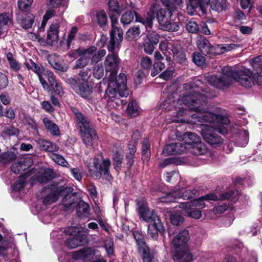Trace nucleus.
Masks as SVG:
<instances>
[{"label":"nucleus","mask_w":262,"mask_h":262,"mask_svg":"<svg viewBox=\"0 0 262 262\" xmlns=\"http://www.w3.org/2000/svg\"><path fill=\"white\" fill-rule=\"evenodd\" d=\"M74 196L71 195H66L63 200V205L66 207H69L74 203Z\"/></svg>","instance_id":"64"},{"label":"nucleus","mask_w":262,"mask_h":262,"mask_svg":"<svg viewBox=\"0 0 262 262\" xmlns=\"http://www.w3.org/2000/svg\"><path fill=\"white\" fill-rule=\"evenodd\" d=\"M96 18L97 23L101 27L105 26L107 23V16L103 10L98 11L96 14Z\"/></svg>","instance_id":"38"},{"label":"nucleus","mask_w":262,"mask_h":262,"mask_svg":"<svg viewBox=\"0 0 262 262\" xmlns=\"http://www.w3.org/2000/svg\"><path fill=\"white\" fill-rule=\"evenodd\" d=\"M48 60L50 65L55 69L62 72L67 71L68 68L61 64L60 57L56 54H50L48 57Z\"/></svg>","instance_id":"24"},{"label":"nucleus","mask_w":262,"mask_h":262,"mask_svg":"<svg viewBox=\"0 0 262 262\" xmlns=\"http://www.w3.org/2000/svg\"><path fill=\"white\" fill-rule=\"evenodd\" d=\"M191 116L194 121L200 122L213 123L214 126L204 125L201 135L204 140L212 145L221 144L223 139L216 132L222 134L227 133L228 130L226 127L222 126L221 124L227 125L230 123L229 119L224 116L223 112L220 108H216L213 112H207L205 108V111L198 113Z\"/></svg>","instance_id":"3"},{"label":"nucleus","mask_w":262,"mask_h":262,"mask_svg":"<svg viewBox=\"0 0 262 262\" xmlns=\"http://www.w3.org/2000/svg\"><path fill=\"white\" fill-rule=\"evenodd\" d=\"M17 19L21 26L25 29L31 28L34 21V16L32 14H28L24 17H20V15L18 14Z\"/></svg>","instance_id":"27"},{"label":"nucleus","mask_w":262,"mask_h":262,"mask_svg":"<svg viewBox=\"0 0 262 262\" xmlns=\"http://www.w3.org/2000/svg\"><path fill=\"white\" fill-rule=\"evenodd\" d=\"M206 79L210 85L214 87L222 89L230 85L235 80L242 86L249 88L254 85V76L249 69L240 70L233 71L229 67H225L222 69V75L207 76Z\"/></svg>","instance_id":"5"},{"label":"nucleus","mask_w":262,"mask_h":262,"mask_svg":"<svg viewBox=\"0 0 262 262\" xmlns=\"http://www.w3.org/2000/svg\"><path fill=\"white\" fill-rule=\"evenodd\" d=\"M66 188L64 186L52 185L43 190V193L46 195L43 199V203L45 205H49L57 201L60 195L64 194Z\"/></svg>","instance_id":"10"},{"label":"nucleus","mask_w":262,"mask_h":262,"mask_svg":"<svg viewBox=\"0 0 262 262\" xmlns=\"http://www.w3.org/2000/svg\"><path fill=\"white\" fill-rule=\"evenodd\" d=\"M176 143H171L166 145L163 150V154L164 156H168L170 155H176Z\"/></svg>","instance_id":"52"},{"label":"nucleus","mask_w":262,"mask_h":262,"mask_svg":"<svg viewBox=\"0 0 262 262\" xmlns=\"http://www.w3.org/2000/svg\"><path fill=\"white\" fill-rule=\"evenodd\" d=\"M127 112L131 117H136L139 114V106L136 101L132 100L130 101L127 106Z\"/></svg>","instance_id":"36"},{"label":"nucleus","mask_w":262,"mask_h":262,"mask_svg":"<svg viewBox=\"0 0 262 262\" xmlns=\"http://www.w3.org/2000/svg\"><path fill=\"white\" fill-rule=\"evenodd\" d=\"M54 171L51 168H41L35 176L39 183H45L51 180L54 177Z\"/></svg>","instance_id":"20"},{"label":"nucleus","mask_w":262,"mask_h":262,"mask_svg":"<svg viewBox=\"0 0 262 262\" xmlns=\"http://www.w3.org/2000/svg\"><path fill=\"white\" fill-rule=\"evenodd\" d=\"M140 34V29L138 26L129 28L126 33V38L128 40L136 39Z\"/></svg>","instance_id":"37"},{"label":"nucleus","mask_w":262,"mask_h":262,"mask_svg":"<svg viewBox=\"0 0 262 262\" xmlns=\"http://www.w3.org/2000/svg\"><path fill=\"white\" fill-rule=\"evenodd\" d=\"M193 145L191 149H189L191 153L195 155H204L207 152V148L206 145L201 140Z\"/></svg>","instance_id":"32"},{"label":"nucleus","mask_w":262,"mask_h":262,"mask_svg":"<svg viewBox=\"0 0 262 262\" xmlns=\"http://www.w3.org/2000/svg\"><path fill=\"white\" fill-rule=\"evenodd\" d=\"M111 163L109 159H104L101 155L96 158L94 161V166L96 169L103 172L105 179L107 181H110L112 179L109 171Z\"/></svg>","instance_id":"11"},{"label":"nucleus","mask_w":262,"mask_h":262,"mask_svg":"<svg viewBox=\"0 0 262 262\" xmlns=\"http://www.w3.org/2000/svg\"><path fill=\"white\" fill-rule=\"evenodd\" d=\"M231 131L234 135L235 144L240 147L245 146L248 142V132L235 125L232 128Z\"/></svg>","instance_id":"12"},{"label":"nucleus","mask_w":262,"mask_h":262,"mask_svg":"<svg viewBox=\"0 0 262 262\" xmlns=\"http://www.w3.org/2000/svg\"><path fill=\"white\" fill-rule=\"evenodd\" d=\"M196 45L198 49L202 53L209 56L214 55V47L212 46L209 41L203 36L198 37Z\"/></svg>","instance_id":"14"},{"label":"nucleus","mask_w":262,"mask_h":262,"mask_svg":"<svg viewBox=\"0 0 262 262\" xmlns=\"http://www.w3.org/2000/svg\"><path fill=\"white\" fill-rule=\"evenodd\" d=\"M143 255L142 258L144 262H151V260L154 257V253L152 252H150L149 249L147 250L142 251Z\"/></svg>","instance_id":"62"},{"label":"nucleus","mask_w":262,"mask_h":262,"mask_svg":"<svg viewBox=\"0 0 262 262\" xmlns=\"http://www.w3.org/2000/svg\"><path fill=\"white\" fill-rule=\"evenodd\" d=\"M78 88H74L75 92L83 98H88L92 93V89L87 83H79Z\"/></svg>","instance_id":"26"},{"label":"nucleus","mask_w":262,"mask_h":262,"mask_svg":"<svg viewBox=\"0 0 262 262\" xmlns=\"http://www.w3.org/2000/svg\"><path fill=\"white\" fill-rule=\"evenodd\" d=\"M40 148L43 150L48 152L57 151L59 149L58 146L49 141L41 140L39 142Z\"/></svg>","instance_id":"33"},{"label":"nucleus","mask_w":262,"mask_h":262,"mask_svg":"<svg viewBox=\"0 0 262 262\" xmlns=\"http://www.w3.org/2000/svg\"><path fill=\"white\" fill-rule=\"evenodd\" d=\"M210 3L211 8L215 11L220 12L225 10L227 8V0H189L187 7L188 13L193 15L196 8H199L203 12L206 6Z\"/></svg>","instance_id":"9"},{"label":"nucleus","mask_w":262,"mask_h":262,"mask_svg":"<svg viewBox=\"0 0 262 262\" xmlns=\"http://www.w3.org/2000/svg\"><path fill=\"white\" fill-rule=\"evenodd\" d=\"M193 62L198 66H203L205 63V58L199 52H194L192 56Z\"/></svg>","instance_id":"42"},{"label":"nucleus","mask_w":262,"mask_h":262,"mask_svg":"<svg viewBox=\"0 0 262 262\" xmlns=\"http://www.w3.org/2000/svg\"><path fill=\"white\" fill-rule=\"evenodd\" d=\"M33 165V161L30 157L22 159L14 163L11 167V171L15 174L21 173Z\"/></svg>","instance_id":"15"},{"label":"nucleus","mask_w":262,"mask_h":262,"mask_svg":"<svg viewBox=\"0 0 262 262\" xmlns=\"http://www.w3.org/2000/svg\"><path fill=\"white\" fill-rule=\"evenodd\" d=\"M80 130L84 144L87 146H92L94 141L97 139L95 131L90 126Z\"/></svg>","instance_id":"18"},{"label":"nucleus","mask_w":262,"mask_h":262,"mask_svg":"<svg viewBox=\"0 0 262 262\" xmlns=\"http://www.w3.org/2000/svg\"><path fill=\"white\" fill-rule=\"evenodd\" d=\"M120 42H116L115 48L112 51H110L107 48L108 51L112 53L107 56L104 61L105 71L106 73H110L109 82L107 88L105 90L104 98L107 101L111 102V105L113 106H114V103L117 105L123 104L122 100L117 98V96L123 97L127 96L129 94L126 85V75L124 74H120L118 77H116L119 58L118 55L114 53V51Z\"/></svg>","instance_id":"1"},{"label":"nucleus","mask_w":262,"mask_h":262,"mask_svg":"<svg viewBox=\"0 0 262 262\" xmlns=\"http://www.w3.org/2000/svg\"><path fill=\"white\" fill-rule=\"evenodd\" d=\"M177 154H182L186 152L189 150L188 147L184 143L178 142L176 143L175 148Z\"/></svg>","instance_id":"55"},{"label":"nucleus","mask_w":262,"mask_h":262,"mask_svg":"<svg viewBox=\"0 0 262 262\" xmlns=\"http://www.w3.org/2000/svg\"><path fill=\"white\" fill-rule=\"evenodd\" d=\"M25 178L23 176H21L14 184L13 189L15 191H19L25 187Z\"/></svg>","instance_id":"58"},{"label":"nucleus","mask_w":262,"mask_h":262,"mask_svg":"<svg viewBox=\"0 0 262 262\" xmlns=\"http://www.w3.org/2000/svg\"><path fill=\"white\" fill-rule=\"evenodd\" d=\"M59 25L57 23L52 24L48 32L47 41L49 45L55 44L58 39Z\"/></svg>","instance_id":"22"},{"label":"nucleus","mask_w":262,"mask_h":262,"mask_svg":"<svg viewBox=\"0 0 262 262\" xmlns=\"http://www.w3.org/2000/svg\"><path fill=\"white\" fill-rule=\"evenodd\" d=\"M151 29L146 31L148 32L146 37L149 40V42H151L152 43L157 44L159 41V35L157 34L155 31L150 32Z\"/></svg>","instance_id":"48"},{"label":"nucleus","mask_w":262,"mask_h":262,"mask_svg":"<svg viewBox=\"0 0 262 262\" xmlns=\"http://www.w3.org/2000/svg\"><path fill=\"white\" fill-rule=\"evenodd\" d=\"M174 258L179 262H191L192 255L189 251L185 249L182 251H178L174 255Z\"/></svg>","instance_id":"30"},{"label":"nucleus","mask_w":262,"mask_h":262,"mask_svg":"<svg viewBox=\"0 0 262 262\" xmlns=\"http://www.w3.org/2000/svg\"><path fill=\"white\" fill-rule=\"evenodd\" d=\"M89 250L86 249H83L74 252L73 258L75 259L84 260L88 256Z\"/></svg>","instance_id":"46"},{"label":"nucleus","mask_w":262,"mask_h":262,"mask_svg":"<svg viewBox=\"0 0 262 262\" xmlns=\"http://www.w3.org/2000/svg\"><path fill=\"white\" fill-rule=\"evenodd\" d=\"M170 219L171 223L174 225H180L184 221L183 217L177 212L172 213Z\"/></svg>","instance_id":"51"},{"label":"nucleus","mask_w":262,"mask_h":262,"mask_svg":"<svg viewBox=\"0 0 262 262\" xmlns=\"http://www.w3.org/2000/svg\"><path fill=\"white\" fill-rule=\"evenodd\" d=\"M227 206L225 203H220L213 209L214 214H221L227 209Z\"/></svg>","instance_id":"60"},{"label":"nucleus","mask_w":262,"mask_h":262,"mask_svg":"<svg viewBox=\"0 0 262 262\" xmlns=\"http://www.w3.org/2000/svg\"><path fill=\"white\" fill-rule=\"evenodd\" d=\"M80 58L76 62L75 66L78 68L85 67L90 62L97 63L100 61L106 54V51L101 49L97 51L95 46H91L87 49H78L76 50Z\"/></svg>","instance_id":"8"},{"label":"nucleus","mask_w":262,"mask_h":262,"mask_svg":"<svg viewBox=\"0 0 262 262\" xmlns=\"http://www.w3.org/2000/svg\"><path fill=\"white\" fill-rule=\"evenodd\" d=\"M108 14L112 21L111 40L108 46L110 51H113L116 42H121L123 39V31L120 27L117 26L118 17L121 13L117 0H109L108 2Z\"/></svg>","instance_id":"7"},{"label":"nucleus","mask_w":262,"mask_h":262,"mask_svg":"<svg viewBox=\"0 0 262 262\" xmlns=\"http://www.w3.org/2000/svg\"><path fill=\"white\" fill-rule=\"evenodd\" d=\"M189 239V233L187 230L181 231L173 238L172 244L176 248L185 246Z\"/></svg>","instance_id":"21"},{"label":"nucleus","mask_w":262,"mask_h":262,"mask_svg":"<svg viewBox=\"0 0 262 262\" xmlns=\"http://www.w3.org/2000/svg\"><path fill=\"white\" fill-rule=\"evenodd\" d=\"M34 66L33 69H32L37 75L39 81L45 90H50V86L47 83L46 81L42 77V73L45 74L46 71L44 70L42 66H38L36 63H32ZM48 70H47V71Z\"/></svg>","instance_id":"28"},{"label":"nucleus","mask_w":262,"mask_h":262,"mask_svg":"<svg viewBox=\"0 0 262 262\" xmlns=\"http://www.w3.org/2000/svg\"><path fill=\"white\" fill-rule=\"evenodd\" d=\"M3 133L9 136H17L18 135V130L13 126H9L5 128Z\"/></svg>","instance_id":"56"},{"label":"nucleus","mask_w":262,"mask_h":262,"mask_svg":"<svg viewBox=\"0 0 262 262\" xmlns=\"http://www.w3.org/2000/svg\"><path fill=\"white\" fill-rule=\"evenodd\" d=\"M82 169L81 168H73L70 169L72 176L77 181H80L82 178Z\"/></svg>","instance_id":"54"},{"label":"nucleus","mask_w":262,"mask_h":262,"mask_svg":"<svg viewBox=\"0 0 262 262\" xmlns=\"http://www.w3.org/2000/svg\"><path fill=\"white\" fill-rule=\"evenodd\" d=\"M90 78V71L88 70L81 71L79 74V83H87Z\"/></svg>","instance_id":"57"},{"label":"nucleus","mask_w":262,"mask_h":262,"mask_svg":"<svg viewBox=\"0 0 262 262\" xmlns=\"http://www.w3.org/2000/svg\"><path fill=\"white\" fill-rule=\"evenodd\" d=\"M93 74L97 79L101 78L104 74L103 67L101 63L97 64L94 69Z\"/></svg>","instance_id":"53"},{"label":"nucleus","mask_w":262,"mask_h":262,"mask_svg":"<svg viewBox=\"0 0 262 262\" xmlns=\"http://www.w3.org/2000/svg\"><path fill=\"white\" fill-rule=\"evenodd\" d=\"M152 63L151 60L148 57H144L141 59V66L144 69H149L151 67Z\"/></svg>","instance_id":"59"},{"label":"nucleus","mask_w":262,"mask_h":262,"mask_svg":"<svg viewBox=\"0 0 262 262\" xmlns=\"http://www.w3.org/2000/svg\"><path fill=\"white\" fill-rule=\"evenodd\" d=\"M149 147L150 145L148 140H144L142 146V159L144 160H147L150 156Z\"/></svg>","instance_id":"44"},{"label":"nucleus","mask_w":262,"mask_h":262,"mask_svg":"<svg viewBox=\"0 0 262 262\" xmlns=\"http://www.w3.org/2000/svg\"><path fill=\"white\" fill-rule=\"evenodd\" d=\"M33 0H18V7L23 12L28 11L31 8Z\"/></svg>","instance_id":"43"},{"label":"nucleus","mask_w":262,"mask_h":262,"mask_svg":"<svg viewBox=\"0 0 262 262\" xmlns=\"http://www.w3.org/2000/svg\"><path fill=\"white\" fill-rule=\"evenodd\" d=\"M77 209L78 216H86L89 213V206L83 202H79Z\"/></svg>","instance_id":"41"},{"label":"nucleus","mask_w":262,"mask_h":262,"mask_svg":"<svg viewBox=\"0 0 262 262\" xmlns=\"http://www.w3.org/2000/svg\"><path fill=\"white\" fill-rule=\"evenodd\" d=\"M164 231V227L160 219H156L155 222L150 223L148 228V235L154 239L158 237V232H162Z\"/></svg>","instance_id":"16"},{"label":"nucleus","mask_w":262,"mask_h":262,"mask_svg":"<svg viewBox=\"0 0 262 262\" xmlns=\"http://www.w3.org/2000/svg\"><path fill=\"white\" fill-rule=\"evenodd\" d=\"M104 248L107 254L110 255H113L114 252V242L111 238H106L104 242Z\"/></svg>","instance_id":"47"},{"label":"nucleus","mask_w":262,"mask_h":262,"mask_svg":"<svg viewBox=\"0 0 262 262\" xmlns=\"http://www.w3.org/2000/svg\"><path fill=\"white\" fill-rule=\"evenodd\" d=\"M138 212L140 216L144 221L146 222H150V223L155 222L156 219H159L157 215L153 211L150 210L148 206L144 204L140 205L138 203Z\"/></svg>","instance_id":"13"},{"label":"nucleus","mask_w":262,"mask_h":262,"mask_svg":"<svg viewBox=\"0 0 262 262\" xmlns=\"http://www.w3.org/2000/svg\"><path fill=\"white\" fill-rule=\"evenodd\" d=\"M239 47V46L234 43L217 45L214 46V55L226 53Z\"/></svg>","instance_id":"25"},{"label":"nucleus","mask_w":262,"mask_h":262,"mask_svg":"<svg viewBox=\"0 0 262 262\" xmlns=\"http://www.w3.org/2000/svg\"><path fill=\"white\" fill-rule=\"evenodd\" d=\"M123 157V155L118 152L114 154L113 156V161L115 169L118 170L120 169L122 163Z\"/></svg>","instance_id":"50"},{"label":"nucleus","mask_w":262,"mask_h":262,"mask_svg":"<svg viewBox=\"0 0 262 262\" xmlns=\"http://www.w3.org/2000/svg\"><path fill=\"white\" fill-rule=\"evenodd\" d=\"M174 11L162 8L159 9L157 5L153 4L150 6L149 12L142 16L136 15V19L137 21L142 24L146 30L148 31L152 28L153 20L156 13L157 19L161 29L169 32H177L180 29L179 24L170 20L172 12Z\"/></svg>","instance_id":"6"},{"label":"nucleus","mask_w":262,"mask_h":262,"mask_svg":"<svg viewBox=\"0 0 262 262\" xmlns=\"http://www.w3.org/2000/svg\"><path fill=\"white\" fill-rule=\"evenodd\" d=\"M77 28L76 27H73L68 35V37L67 39V46L69 47L73 40V39L75 38L76 35L77 33Z\"/></svg>","instance_id":"61"},{"label":"nucleus","mask_w":262,"mask_h":262,"mask_svg":"<svg viewBox=\"0 0 262 262\" xmlns=\"http://www.w3.org/2000/svg\"><path fill=\"white\" fill-rule=\"evenodd\" d=\"M45 75L56 94L60 97L62 96L64 94L63 88L61 83L56 81L53 73L50 71H47L45 72Z\"/></svg>","instance_id":"17"},{"label":"nucleus","mask_w":262,"mask_h":262,"mask_svg":"<svg viewBox=\"0 0 262 262\" xmlns=\"http://www.w3.org/2000/svg\"><path fill=\"white\" fill-rule=\"evenodd\" d=\"M43 123L46 128L53 135L57 136L59 134V129L58 126L48 118L43 119Z\"/></svg>","instance_id":"31"},{"label":"nucleus","mask_w":262,"mask_h":262,"mask_svg":"<svg viewBox=\"0 0 262 262\" xmlns=\"http://www.w3.org/2000/svg\"><path fill=\"white\" fill-rule=\"evenodd\" d=\"M51 158L58 165L63 167L69 168L70 166L69 162L61 155L57 154H52Z\"/></svg>","instance_id":"35"},{"label":"nucleus","mask_w":262,"mask_h":262,"mask_svg":"<svg viewBox=\"0 0 262 262\" xmlns=\"http://www.w3.org/2000/svg\"><path fill=\"white\" fill-rule=\"evenodd\" d=\"M186 28L188 31L192 33H196L199 31V25L195 21L192 20L186 24Z\"/></svg>","instance_id":"49"},{"label":"nucleus","mask_w":262,"mask_h":262,"mask_svg":"<svg viewBox=\"0 0 262 262\" xmlns=\"http://www.w3.org/2000/svg\"><path fill=\"white\" fill-rule=\"evenodd\" d=\"M184 88L187 90H191L183 97L176 101L174 95H171L160 105L162 110L170 111L179 105L184 104L187 106L190 111L197 113L205 111V105L207 103V99L209 97L206 94H201L196 90L198 88L194 83H186Z\"/></svg>","instance_id":"4"},{"label":"nucleus","mask_w":262,"mask_h":262,"mask_svg":"<svg viewBox=\"0 0 262 262\" xmlns=\"http://www.w3.org/2000/svg\"><path fill=\"white\" fill-rule=\"evenodd\" d=\"M262 56H257L250 60V63L256 72H262Z\"/></svg>","instance_id":"39"},{"label":"nucleus","mask_w":262,"mask_h":262,"mask_svg":"<svg viewBox=\"0 0 262 262\" xmlns=\"http://www.w3.org/2000/svg\"><path fill=\"white\" fill-rule=\"evenodd\" d=\"M134 15L132 11H129L124 13L121 18V21L123 25L130 24L134 19Z\"/></svg>","instance_id":"45"},{"label":"nucleus","mask_w":262,"mask_h":262,"mask_svg":"<svg viewBox=\"0 0 262 262\" xmlns=\"http://www.w3.org/2000/svg\"><path fill=\"white\" fill-rule=\"evenodd\" d=\"M181 47L178 44L174 43L173 41H169L168 52L173 54L174 57L179 62L185 61L184 54L181 52Z\"/></svg>","instance_id":"23"},{"label":"nucleus","mask_w":262,"mask_h":262,"mask_svg":"<svg viewBox=\"0 0 262 262\" xmlns=\"http://www.w3.org/2000/svg\"><path fill=\"white\" fill-rule=\"evenodd\" d=\"M71 110L74 114L76 125L80 130L85 129L90 126L89 122L79 110L73 107L71 108Z\"/></svg>","instance_id":"19"},{"label":"nucleus","mask_w":262,"mask_h":262,"mask_svg":"<svg viewBox=\"0 0 262 262\" xmlns=\"http://www.w3.org/2000/svg\"><path fill=\"white\" fill-rule=\"evenodd\" d=\"M198 196L197 189L186 190L183 192L173 191L166 194L159 198L160 202L169 203L175 202L177 199L182 198L183 200L193 199L191 202L182 203L179 202V207L181 209V213L184 215L194 219H199L202 217V211L200 209L205 207V201H216L218 199L217 196L214 193L207 194L204 196L199 197L198 199H194Z\"/></svg>","instance_id":"2"},{"label":"nucleus","mask_w":262,"mask_h":262,"mask_svg":"<svg viewBox=\"0 0 262 262\" xmlns=\"http://www.w3.org/2000/svg\"><path fill=\"white\" fill-rule=\"evenodd\" d=\"M16 155L13 152H6L0 155V161L3 163H9L15 160Z\"/></svg>","instance_id":"40"},{"label":"nucleus","mask_w":262,"mask_h":262,"mask_svg":"<svg viewBox=\"0 0 262 262\" xmlns=\"http://www.w3.org/2000/svg\"><path fill=\"white\" fill-rule=\"evenodd\" d=\"M184 143L188 147L189 149L200 140V138L195 133L187 132L184 134Z\"/></svg>","instance_id":"29"},{"label":"nucleus","mask_w":262,"mask_h":262,"mask_svg":"<svg viewBox=\"0 0 262 262\" xmlns=\"http://www.w3.org/2000/svg\"><path fill=\"white\" fill-rule=\"evenodd\" d=\"M233 17L235 19V21L239 23L242 20L245 19V15L241 10H237L235 11L233 14Z\"/></svg>","instance_id":"63"},{"label":"nucleus","mask_w":262,"mask_h":262,"mask_svg":"<svg viewBox=\"0 0 262 262\" xmlns=\"http://www.w3.org/2000/svg\"><path fill=\"white\" fill-rule=\"evenodd\" d=\"M83 238L79 235L74 236L71 238L68 239L66 241L67 246L70 248H75L83 244Z\"/></svg>","instance_id":"34"}]
</instances>
